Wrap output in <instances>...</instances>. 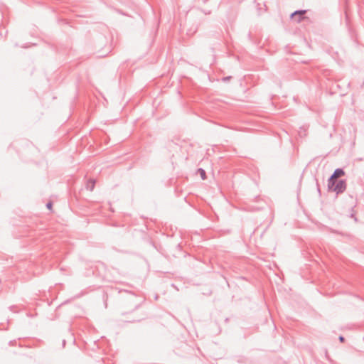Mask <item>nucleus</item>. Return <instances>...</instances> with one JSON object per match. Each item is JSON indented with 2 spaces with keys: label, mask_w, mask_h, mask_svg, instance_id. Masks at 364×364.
<instances>
[{
  "label": "nucleus",
  "mask_w": 364,
  "mask_h": 364,
  "mask_svg": "<svg viewBox=\"0 0 364 364\" xmlns=\"http://www.w3.org/2000/svg\"><path fill=\"white\" fill-rule=\"evenodd\" d=\"M328 187L330 191L340 193L346 190V183L344 180L338 181V179H336L334 181L333 184L331 185L330 184V180H328Z\"/></svg>",
  "instance_id": "f257e3e1"
},
{
  "label": "nucleus",
  "mask_w": 364,
  "mask_h": 364,
  "mask_svg": "<svg viewBox=\"0 0 364 364\" xmlns=\"http://www.w3.org/2000/svg\"><path fill=\"white\" fill-rule=\"evenodd\" d=\"M345 175V172L342 169H336L331 177L329 178L330 184H333L334 181L338 179L340 177H342Z\"/></svg>",
  "instance_id": "f03ea898"
},
{
  "label": "nucleus",
  "mask_w": 364,
  "mask_h": 364,
  "mask_svg": "<svg viewBox=\"0 0 364 364\" xmlns=\"http://www.w3.org/2000/svg\"><path fill=\"white\" fill-rule=\"evenodd\" d=\"M306 14L305 10L296 11L291 15V18L297 22H300L303 18V16Z\"/></svg>",
  "instance_id": "7ed1b4c3"
},
{
  "label": "nucleus",
  "mask_w": 364,
  "mask_h": 364,
  "mask_svg": "<svg viewBox=\"0 0 364 364\" xmlns=\"http://www.w3.org/2000/svg\"><path fill=\"white\" fill-rule=\"evenodd\" d=\"M198 173L200 176V177H201V178L203 180H205L206 179V173H205V171L203 169L199 168L198 170Z\"/></svg>",
  "instance_id": "20e7f679"
},
{
  "label": "nucleus",
  "mask_w": 364,
  "mask_h": 364,
  "mask_svg": "<svg viewBox=\"0 0 364 364\" xmlns=\"http://www.w3.org/2000/svg\"><path fill=\"white\" fill-rule=\"evenodd\" d=\"M46 206H47V208H48L49 210H52V208H53V204H52V203H48L47 204V205H46Z\"/></svg>",
  "instance_id": "39448f33"
},
{
  "label": "nucleus",
  "mask_w": 364,
  "mask_h": 364,
  "mask_svg": "<svg viewBox=\"0 0 364 364\" xmlns=\"http://www.w3.org/2000/svg\"><path fill=\"white\" fill-rule=\"evenodd\" d=\"M339 340L341 341V342H343L344 338L343 336H340Z\"/></svg>",
  "instance_id": "423d86ee"
}]
</instances>
